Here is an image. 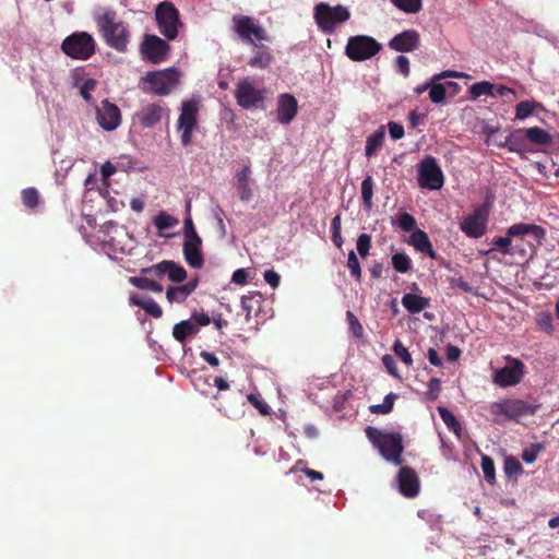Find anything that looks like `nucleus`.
<instances>
[{
	"instance_id": "1",
	"label": "nucleus",
	"mask_w": 559,
	"mask_h": 559,
	"mask_svg": "<svg viewBox=\"0 0 559 559\" xmlns=\"http://www.w3.org/2000/svg\"><path fill=\"white\" fill-rule=\"evenodd\" d=\"M368 440L377 448L384 460L401 465L404 451L403 437L399 432H383L378 428L368 426L365 429Z\"/></svg>"
},
{
	"instance_id": "2",
	"label": "nucleus",
	"mask_w": 559,
	"mask_h": 559,
	"mask_svg": "<svg viewBox=\"0 0 559 559\" xmlns=\"http://www.w3.org/2000/svg\"><path fill=\"white\" fill-rule=\"evenodd\" d=\"M539 404L528 403L519 399H504L500 402H493L489 406L490 414L496 423L502 419L519 421L522 417L533 416L539 409Z\"/></svg>"
},
{
	"instance_id": "3",
	"label": "nucleus",
	"mask_w": 559,
	"mask_h": 559,
	"mask_svg": "<svg viewBox=\"0 0 559 559\" xmlns=\"http://www.w3.org/2000/svg\"><path fill=\"white\" fill-rule=\"evenodd\" d=\"M180 72L175 68L147 72L141 79V88L157 96L168 95L178 84Z\"/></svg>"
},
{
	"instance_id": "4",
	"label": "nucleus",
	"mask_w": 559,
	"mask_h": 559,
	"mask_svg": "<svg viewBox=\"0 0 559 559\" xmlns=\"http://www.w3.org/2000/svg\"><path fill=\"white\" fill-rule=\"evenodd\" d=\"M97 25L110 47L120 51L126 50L129 33L126 25L117 21L115 11L107 10L99 15L97 17Z\"/></svg>"
},
{
	"instance_id": "5",
	"label": "nucleus",
	"mask_w": 559,
	"mask_h": 559,
	"mask_svg": "<svg viewBox=\"0 0 559 559\" xmlns=\"http://www.w3.org/2000/svg\"><path fill=\"white\" fill-rule=\"evenodd\" d=\"M199 110L200 99L198 97H192L181 103L176 130L180 134L181 144L186 147L192 143L193 132L199 129Z\"/></svg>"
},
{
	"instance_id": "6",
	"label": "nucleus",
	"mask_w": 559,
	"mask_h": 559,
	"mask_svg": "<svg viewBox=\"0 0 559 559\" xmlns=\"http://www.w3.org/2000/svg\"><path fill=\"white\" fill-rule=\"evenodd\" d=\"M314 20L318 27L325 34L334 33L336 25L345 23L350 17V12L341 4L330 7L326 3H319L314 7Z\"/></svg>"
},
{
	"instance_id": "7",
	"label": "nucleus",
	"mask_w": 559,
	"mask_h": 559,
	"mask_svg": "<svg viewBox=\"0 0 559 559\" xmlns=\"http://www.w3.org/2000/svg\"><path fill=\"white\" fill-rule=\"evenodd\" d=\"M233 28L235 33L246 43L257 46V41H270V35L255 19L248 15H234Z\"/></svg>"
},
{
	"instance_id": "8",
	"label": "nucleus",
	"mask_w": 559,
	"mask_h": 559,
	"mask_svg": "<svg viewBox=\"0 0 559 559\" xmlns=\"http://www.w3.org/2000/svg\"><path fill=\"white\" fill-rule=\"evenodd\" d=\"M382 45L373 37L356 35L348 38L345 53L353 61H365L371 59L381 50Z\"/></svg>"
},
{
	"instance_id": "9",
	"label": "nucleus",
	"mask_w": 559,
	"mask_h": 559,
	"mask_svg": "<svg viewBox=\"0 0 559 559\" xmlns=\"http://www.w3.org/2000/svg\"><path fill=\"white\" fill-rule=\"evenodd\" d=\"M61 48L67 56L73 59L86 60L95 51V41L85 32L74 33L62 41Z\"/></svg>"
},
{
	"instance_id": "10",
	"label": "nucleus",
	"mask_w": 559,
	"mask_h": 559,
	"mask_svg": "<svg viewBox=\"0 0 559 559\" xmlns=\"http://www.w3.org/2000/svg\"><path fill=\"white\" fill-rule=\"evenodd\" d=\"M443 173L432 156L424 157L418 164V185L420 188L439 190L443 187Z\"/></svg>"
},
{
	"instance_id": "11",
	"label": "nucleus",
	"mask_w": 559,
	"mask_h": 559,
	"mask_svg": "<svg viewBox=\"0 0 559 559\" xmlns=\"http://www.w3.org/2000/svg\"><path fill=\"white\" fill-rule=\"evenodd\" d=\"M234 96L241 108L251 109L264 102L265 90L255 87L251 78L247 76L236 84Z\"/></svg>"
},
{
	"instance_id": "12",
	"label": "nucleus",
	"mask_w": 559,
	"mask_h": 559,
	"mask_svg": "<svg viewBox=\"0 0 559 559\" xmlns=\"http://www.w3.org/2000/svg\"><path fill=\"white\" fill-rule=\"evenodd\" d=\"M156 21L160 33L169 40L178 36V26L180 25L179 12L170 2H162L155 11Z\"/></svg>"
},
{
	"instance_id": "13",
	"label": "nucleus",
	"mask_w": 559,
	"mask_h": 559,
	"mask_svg": "<svg viewBox=\"0 0 559 559\" xmlns=\"http://www.w3.org/2000/svg\"><path fill=\"white\" fill-rule=\"evenodd\" d=\"M508 365L493 371L492 381L500 388L519 384L525 373V365L518 358L507 356Z\"/></svg>"
},
{
	"instance_id": "14",
	"label": "nucleus",
	"mask_w": 559,
	"mask_h": 559,
	"mask_svg": "<svg viewBox=\"0 0 559 559\" xmlns=\"http://www.w3.org/2000/svg\"><path fill=\"white\" fill-rule=\"evenodd\" d=\"M488 216V204H483L476 207L473 213L463 217L460 223L461 230L471 238L481 237L486 231Z\"/></svg>"
},
{
	"instance_id": "15",
	"label": "nucleus",
	"mask_w": 559,
	"mask_h": 559,
	"mask_svg": "<svg viewBox=\"0 0 559 559\" xmlns=\"http://www.w3.org/2000/svg\"><path fill=\"white\" fill-rule=\"evenodd\" d=\"M545 229L535 224L519 223L509 227L507 237H500L495 245H510V237H522V240L540 242L545 237Z\"/></svg>"
},
{
	"instance_id": "16",
	"label": "nucleus",
	"mask_w": 559,
	"mask_h": 559,
	"mask_svg": "<svg viewBox=\"0 0 559 559\" xmlns=\"http://www.w3.org/2000/svg\"><path fill=\"white\" fill-rule=\"evenodd\" d=\"M140 50L144 59L152 63H159L166 59L169 45L156 35H146Z\"/></svg>"
},
{
	"instance_id": "17",
	"label": "nucleus",
	"mask_w": 559,
	"mask_h": 559,
	"mask_svg": "<svg viewBox=\"0 0 559 559\" xmlns=\"http://www.w3.org/2000/svg\"><path fill=\"white\" fill-rule=\"evenodd\" d=\"M141 272L143 274L155 275L158 277L167 275L169 281L174 283H182L187 278V271L183 266L170 260H164L157 264L142 267Z\"/></svg>"
},
{
	"instance_id": "18",
	"label": "nucleus",
	"mask_w": 559,
	"mask_h": 559,
	"mask_svg": "<svg viewBox=\"0 0 559 559\" xmlns=\"http://www.w3.org/2000/svg\"><path fill=\"white\" fill-rule=\"evenodd\" d=\"M96 119L102 129L114 131L121 122L120 109L107 99L102 102L100 107L96 108Z\"/></svg>"
},
{
	"instance_id": "19",
	"label": "nucleus",
	"mask_w": 559,
	"mask_h": 559,
	"mask_svg": "<svg viewBox=\"0 0 559 559\" xmlns=\"http://www.w3.org/2000/svg\"><path fill=\"white\" fill-rule=\"evenodd\" d=\"M400 492L406 498H414L419 493L420 483L417 473L408 466H402L397 477Z\"/></svg>"
},
{
	"instance_id": "20",
	"label": "nucleus",
	"mask_w": 559,
	"mask_h": 559,
	"mask_svg": "<svg viewBox=\"0 0 559 559\" xmlns=\"http://www.w3.org/2000/svg\"><path fill=\"white\" fill-rule=\"evenodd\" d=\"M298 112V103L295 96L285 93L277 97L276 119L282 124H288Z\"/></svg>"
},
{
	"instance_id": "21",
	"label": "nucleus",
	"mask_w": 559,
	"mask_h": 559,
	"mask_svg": "<svg viewBox=\"0 0 559 559\" xmlns=\"http://www.w3.org/2000/svg\"><path fill=\"white\" fill-rule=\"evenodd\" d=\"M393 225H396L404 231H412L408 240V245H430L428 236L420 229H415V218L407 214H401L396 219L393 221Z\"/></svg>"
},
{
	"instance_id": "22",
	"label": "nucleus",
	"mask_w": 559,
	"mask_h": 559,
	"mask_svg": "<svg viewBox=\"0 0 559 559\" xmlns=\"http://www.w3.org/2000/svg\"><path fill=\"white\" fill-rule=\"evenodd\" d=\"M420 37L417 31L407 29L395 35L390 41L389 47L395 51L409 52L418 48Z\"/></svg>"
},
{
	"instance_id": "23",
	"label": "nucleus",
	"mask_w": 559,
	"mask_h": 559,
	"mask_svg": "<svg viewBox=\"0 0 559 559\" xmlns=\"http://www.w3.org/2000/svg\"><path fill=\"white\" fill-rule=\"evenodd\" d=\"M165 109L158 104H148L134 115V119L143 128H152L157 124L163 117Z\"/></svg>"
},
{
	"instance_id": "24",
	"label": "nucleus",
	"mask_w": 559,
	"mask_h": 559,
	"mask_svg": "<svg viewBox=\"0 0 559 559\" xmlns=\"http://www.w3.org/2000/svg\"><path fill=\"white\" fill-rule=\"evenodd\" d=\"M251 174L252 170L250 165L242 166L235 174L236 188L239 193V199L245 202L252 198Z\"/></svg>"
},
{
	"instance_id": "25",
	"label": "nucleus",
	"mask_w": 559,
	"mask_h": 559,
	"mask_svg": "<svg viewBox=\"0 0 559 559\" xmlns=\"http://www.w3.org/2000/svg\"><path fill=\"white\" fill-rule=\"evenodd\" d=\"M153 224L160 237L169 238L175 235L171 230L179 225V219L165 211H160L154 217Z\"/></svg>"
},
{
	"instance_id": "26",
	"label": "nucleus",
	"mask_w": 559,
	"mask_h": 559,
	"mask_svg": "<svg viewBox=\"0 0 559 559\" xmlns=\"http://www.w3.org/2000/svg\"><path fill=\"white\" fill-rule=\"evenodd\" d=\"M257 48L255 53L249 59L248 64L254 69H267L273 61V56L270 49L263 45L257 44L253 46Z\"/></svg>"
},
{
	"instance_id": "27",
	"label": "nucleus",
	"mask_w": 559,
	"mask_h": 559,
	"mask_svg": "<svg viewBox=\"0 0 559 559\" xmlns=\"http://www.w3.org/2000/svg\"><path fill=\"white\" fill-rule=\"evenodd\" d=\"M198 332V325H195L191 320H183L174 325L173 336L176 341L183 344L189 336L195 335Z\"/></svg>"
},
{
	"instance_id": "28",
	"label": "nucleus",
	"mask_w": 559,
	"mask_h": 559,
	"mask_svg": "<svg viewBox=\"0 0 559 559\" xmlns=\"http://www.w3.org/2000/svg\"><path fill=\"white\" fill-rule=\"evenodd\" d=\"M130 302L134 306L142 308L150 316L158 319L163 316V310L159 305L151 297L142 299L135 294L130 296Z\"/></svg>"
},
{
	"instance_id": "29",
	"label": "nucleus",
	"mask_w": 559,
	"mask_h": 559,
	"mask_svg": "<svg viewBox=\"0 0 559 559\" xmlns=\"http://www.w3.org/2000/svg\"><path fill=\"white\" fill-rule=\"evenodd\" d=\"M403 307L412 314L419 313L429 306V300L416 294H405L402 298Z\"/></svg>"
},
{
	"instance_id": "30",
	"label": "nucleus",
	"mask_w": 559,
	"mask_h": 559,
	"mask_svg": "<svg viewBox=\"0 0 559 559\" xmlns=\"http://www.w3.org/2000/svg\"><path fill=\"white\" fill-rule=\"evenodd\" d=\"M385 139L384 127H379L366 141L365 154L367 157L374 155L382 146Z\"/></svg>"
},
{
	"instance_id": "31",
	"label": "nucleus",
	"mask_w": 559,
	"mask_h": 559,
	"mask_svg": "<svg viewBox=\"0 0 559 559\" xmlns=\"http://www.w3.org/2000/svg\"><path fill=\"white\" fill-rule=\"evenodd\" d=\"M438 413H439L441 419L443 420V423L445 424V426L448 427V429L450 431H452L453 433H455V436L461 438L462 426H461L460 421L456 419V417L454 416V414L451 411H449L447 407H443V406L438 407Z\"/></svg>"
},
{
	"instance_id": "32",
	"label": "nucleus",
	"mask_w": 559,
	"mask_h": 559,
	"mask_svg": "<svg viewBox=\"0 0 559 559\" xmlns=\"http://www.w3.org/2000/svg\"><path fill=\"white\" fill-rule=\"evenodd\" d=\"M202 247H183L186 262L193 269H201L204 264Z\"/></svg>"
},
{
	"instance_id": "33",
	"label": "nucleus",
	"mask_w": 559,
	"mask_h": 559,
	"mask_svg": "<svg viewBox=\"0 0 559 559\" xmlns=\"http://www.w3.org/2000/svg\"><path fill=\"white\" fill-rule=\"evenodd\" d=\"M526 138L535 144L546 145L551 142L550 134L538 127H533L524 130Z\"/></svg>"
},
{
	"instance_id": "34",
	"label": "nucleus",
	"mask_w": 559,
	"mask_h": 559,
	"mask_svg": "<svg viewBox=\"0 0 559 559\" xmlns=\"http://www.w3.org/2000/svg\"><path fill=\"white\" fill-rule=\"evenodd\" d=\"M129 283L140 289L152 290L154 293L163 292V286L159 283L147 277L131 276L129 277Z\"/></svg>"
},
{
	"instance_id": "35",
	"label": "nucleus",
	"mask_w": 559,
	"mask_h": 559,
	"mask_svg": "<svg viewBox=\"0 0 559 559\" xmlns=\"http://www.w3.org/2000/svg\"><path fill=\"white\" fill-rule=\"evenodd\" d=\"M372 197H373V180L371 176H367L361 182V199L364 206L367 211H370L372 207Z\"/></svg>"
},
{
	"instance_id": "36",
	"label": "nucleus",
	"mask_w": 559,
	"mask_h": 559,
	"mask_svg": "<svg viewBox=\"0 0 559 559\" xmlns=\"http://www.w3.org/2000/svg\"><path fill=\"white\" fill-rule=\"evenodd\" d=\"M396 399L397 394L391 392L384 396L382 404L371 405L369 409L372 414H389L392 412Z\"/></svg>"
},
{
	"instance_id": "37",
	"label": "nucleus",
	"mask_w": 559,
	"mask_h": 559,
	"mask_svg": "<svg viewBox=\"0 0 559 559\" xmlns=\"http://www.w3.org/2000/svg\"><path fill=\"white\" fill-rule=\"evenodd\" d=\"M469 93H471V97L473 99H476L483 95L495 96L493 84H491L488 81H481V82L474 83L469 87Z\"/></svg>"
},
{
	"instance_id": "38",
	"label": "nucleus",
	"mask_w": 559,
	"mask_h": 559,
	"mask_svg": "<svg viewBox=\"0 0 559 559\" xmlns=\"http://www.w3.org/2000/svg\"><path fill=\"white\" fill-rule=\"evenodd\" d=\"M503 471L508 477H516L523 473V466L515 456L510 455L504 459Z\"/></svg>"
},
{
	"instance_id": "39",
	"label": "nucleus",
	"mask_w": 559,
	"mask_h": 559,
	"mask_svg": "<svg viewBox=\"0 0 559 559\" xmlns=\"http://www.w3.org/2000/svg\"><path fill=\"white\" fill-rule=\"evenodd\" d=\"M21 197L23 204L29 210H35L39 205V193L33 187L22 190Z\"/></svg>"
},
{
	"instance_id": "40",
	"label": "nucleus",
	"mask_w": 559,
	"mask_h": 559,
	"mask_svg": "<svg viewBox=\"0 0 559 559\" xmlns=\"http://www.w3.org/2000/svg\"><path fill=\"white\" fill-rule=\"evenodd\" d=\"M391 2L401 11L405 13H417L421 10V0H391Z\"/></svg>"
},
{
	"instance_id": "41",
	"label": "nucleus",
	"mask_w": 559,
	"mask_h": 559,
	"mask_svg": "<svg viewBox=\"0 0 559 559\" xmlns=\"http://www.w3.org/2000/svg\"><path fill=\"white\" fill-rule=\"evenodd\" d=\"M185 245H200L201 239L197 235L192 218L188 216L183 223Z\"/></svg>"
},
{
	"instance_id": "42",
	"label": "nucleus",
	"mask_w": 559,
	"mask_h": 559,
	"mask_svg": "<svg viewBox=\"0 0 559 559\" xmlns=\"http://www.w3.org/2000/svg\"><path fill=\"white\" fill-rule=\"evenodd\" d=\"M445 85L439 83L437 80L431 79V85L429 88V98L435 104H440L445 98Z\"/></svg>"
},
{
	"instance_id": "43",
	"label": "nucleus",
	"mask_w": 559,
	"mask_h": 559,
	"mask_svg": "<svg viewBox=\"0 0 559 559\" xmlns=\"http://www.w3.org/2000/svg\"><path fill=\"white\" fill-rule=\"evenodd\" d=\"M481 469L484 473L485 479L489 484H495L496 481V469H495V462L488 455H481Z\"/></svg>"
},
{
	"instance_id": "44",
	"label": "nucleus",
	"mask_w": 559,
	"mask_h": 559,
	"mask_svg": "<svg viewBox=\"0 0 559 559\" xmlns=\"http://www.w3.org/2000/svg\"><path fill=\"white\" fill-rule=\"evenodd\" d=\"M189 296L186 294L183 287L180 286H169L166 290V299L168 302L181 304L186 301Z\"/></svg>"
},
{
	"instance_id": "45",
	"label": "nucleus",
	"mask_w": 559,
	"mask_h": 559,
	"mask_svg": "<svg viewBox=\"0 0 559 559\" xmlns=\"http://www.w3.org/2000/svg\"><path fill=\"white\" fill-rule=\"evenodd\" d=\"M536 106V103L528 100L519 103L515 106V118L519 120H524L525 118L533 114Z\"/></svg>"
},
{
	"instance_id": "46",
	"label": "nucleus",
	"mask_w": 559,
	"mask_h": 559,
	"mask_svg": "<svg viewBox=\"0 0 559 559\" xmlns=\"http://www.w3.org/2000/svg\"><path fill=\"white\" fill-rule=\"evenodd\" d=\"M393 353L401 359L406 366H412L413 358L408 349L403 345L400 340H396L393 344Z\"/></svg>"
},
{
	"instance_id": "47",
	"label": "nucleus",
	"mask_w": 559,
	"mask_h": 559,
	"mask_svg": "<svg viewBox=\"0 0 559 559\" xmlns=\"http://www.w3.org/2000/svg\"><path fill=\"white\" fill-rule=\"evenodd\" d=\"M392 264L393 267L400 273H405L411 269V260L404 253H395L392 257Z\"/></svg>"
},
{
	"instance_id": "48",
	"label": "nucleus",
	"mask_w": 559,
	"mask_h": 559,
	"mask_svg": "<svg viewBox=\"0 0 559 559\" xmlns=\"http://www.w3.org/2000/svg\"><path fill=\"white\" fill-rule=\"evenodd\" d=\"M347 322L349 325V330L353 333V335L357 338H360L364 336V328L361 323L359 322L358 318L352 312H346Z\"/></svg>"
},
{
	"instance_id": "49",
	"label": "nucleus",
	"mask_w": 559,
	"mask_h": 559,
	"mask_svg": "<svg viewBox=\"0 0 559 559\" xmlns=\"http://www.w3.org/2000/svg\"><path fill=\"white\" fill-rule=\"evenodd\" d=\"M347 267L350 271V275L356 281L359 282L360 278H361V269H360V264H359L358 258H357L356 253L353 250H350L349 253H348Z\"/></svg>"
},
{
	"instance_id": "50",
	"label": "nucleus",
	"mask_w": 559,
	"mask_h": 559,
	"mask_svg": "<svg viewBox=\"0 0 559 559\" xmlns=\"http://www.w3.org/2000/svg\"><path fill=\"white\" fill-rule=\"evenodd\" d=\"M545 449L543 443H533L528 449L523 450L522 460L525 463H534L540 451Z\"/></svg>"
},
{
	"instance_id": "51",
	"label": "nucleus",
	"mask_w": 559,
	"mask_h": 559,
	"mask_svg": "<svg viewBox=\"0 0 559 559\" xmlns=\"http://www.w3.org/2000/svg\"><path fill=\"white\" fill-rule=\"evenodd\" d=\"M536 324L540 330L547 332L548 334H550L554 330L552 317L548 312L538 313L536 317Z\"/></svg>"
},
{
	"instance_id": "52",
	"label": "nucleus",
	"mask_w": 559,
	"mask_h": 559,
	"mask_svg": "<svg viewBox=\"0 0 559 559\" xmlns=\"http://www.w3.org/2000/svg\"><path fill=\"white\" fill-rule=\"evenodd\" d=\"M211 376H198L193 379L194 388L202 394L207 395L212 389Z\"/></svg>"
},
{
	"instance_id": "53",
	"label": "nucleus",
	"mask_w": 559,
	"mask_h": 559,
	"mask_svg": "<svg viewBox=\"0 0 559 559\" xmlns=\"http://www.w3.org/2000/svg\"><path fill=\"white\" fill-rule=\"evenodd\" d=\"M441 391V381L438 378H431L428 382V390L426 392L427 399L436 401Z\"/></svg>"
},
{
	"instance_id": "54",
	"label": "nucleus",
	"mask_w": 559,
	"mask_h": 559,
	"mask_svg": "<svg viewBox=\"0 0 559 559\" xmlns=\"http://www.w3.org/2000/svg\"><path fill=\"white\" fill-rule=\"evenodd\" d=\"M261 296L259 294H251L248 296H242L241 298V307L247 312V316L249 317L251 311L254 308V304H259V299Z\"/></svg>"
},
{
	"instance_id": "55",
	"label": "nucleus",
	"mask_w": 559,
	"mask_h": 559,
	"mask_svg": "<svg viewBox=\"0 0 559 559\" xmlns=\"http://www.w3.org/2000/svg\"><path fill=\"white\" fill-rule=\"evenodd\" d=\"M248 401L262 414L267 415L270 413L269 405L254 394L248 395Z\"/></svg>"
},
{
	"instance_id": "56",
	"label": "nucleus",
	"mask_w": 559,
	"mask_h": 559,
	"mask_svg": "<svg viewBox=\"0 0 559 559\" xmlns=\"http://www.w3.org/2000/svg\"><path fill=\"white\" fill-rule=\"evenodd\" d=\"M450 283H451L452 287H457L462 292L477 295V293L473 289L471 284L468 282H466L465 280H463L462 277H452L450 280Z\"/></svg>"
},
{
	"instance_id": "57",
	"label": "nucleus",
	"mask_w": 559,
	"mask_h": 559,
	"mask_svg": "<svg viewBox=\"0 0 559 559\" xmlns=\"http://www.w3.org/2000/svg\"><path fill=\"white\" fill-rule=\"evenodd\" d=\"M332 238L335 245H342L343 239L341 237V217L335 216L332 221Z\"/></svg>"
},
{
	"instance_id": "58",
	"label": "nucleus",
	"mask_w": 559,
	"mask_h": 559,
	"mask_svg": "<svg viewBox=\"0 0 559 559\" xmlns=\"http://www.w3.org/2000/svg\"><path fill=\"white\" fill-rule=\"evenodd\" d=\"M390 136L393 140H400L404 136V127L397 122L390 121L388 123Z\"/></svg>"
},
{
	"instance_id": "59",
	"label": "nucleus",
	"mask_w": 559,
	"mask_h": 559,
	"mask_svg": "<svg viewBox=\"0 0 559 559\" xmlns=\"http://www.w3.org/2000/svg\"><path fill=\"white\" fill-rule=\"evenodd\" d=\"M382 364L386 368L388 372L391 376H393L395 378H400L395 360L393 359V357L391 355H384L382 357Z\"/></svg>"
},
{
	"instance_id": "60",
	"label": "nucleus",
	"mask_w": 559,
	"mask_h": 559,
	"mask_svg": "<svg viewBox=\"0 0 559 559\" xmlns=\"http://www.w3.org/2000/svg\"><path fill=\"white\" fill-rule=\"evenodd\" d=\"M519 249H520V247H507V246H503V247H491L490 250H480V253L488 254L490 252H495V253H500L502 255H506V254H511L512 255Z\"/></svg>"
},
{
	"instance_id": "61",
	"label": "nucleus",
	"mask_w": 559,
	"mask_h": 559,
	"mask_svg": "<svg viewBox=\"0 0 559 559\" xmlns=\"http://www.w3.org/2000/svg\"><path fill=\"white\" fill-rule=\"evenodd\" d=\"M96 87V81L93 79L86 80L81 86V95L87 102L91 100V92Z\"/></svg>"
},
{
	"instance_id": "62",
	"label": "nucleus",
	"mask_w": 559,
	"mask_h": 559,
	"mask_svg": "<svg viewBox=\"0 0 559 559\" xmlns=\"http://www.w3.org/2000/svg\"><path fill=\"white\" fill-rule=\"evenodd\" d=\"M395 62L397 71L404 76H408L411 72L408 58L405 56H399Z\"/></svg>"
},
{
	"instance_id": "63",
	"label": "nucleus",
	"mask_w": 559,
	"mask_h": 559,
	"mask_svg": "<svg viewBox=\"0 0 559 559\" xmlns=\"http://www.w3.org/2000/svg\"><path fill=\"white\" fill-rule=\"evenodd\" d=\"M264 281L272 287L276 288L280 285L281 277L273 270H266L263 274Z\"/></svg>"
},
{
	"instance_id": "64",
	"label": "nucleus",
	"mask_w": 559,
	"mask_h": 559,
	"mask_svg": "<svg viewBox=\"0 0 559 559\" xmlns=\"http://www.w3.org/2000/svg\"><path fill=\"white\" fill-rule=\"evenodd\" d=\"M231 282L237 285H246L248 283V272L245 269H238L233 273Z\"/></svg>"
}]
</instances>
